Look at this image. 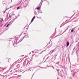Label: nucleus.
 Listing matches in <instances>:
<instances>
[{"instance_id":"obj_7","label":"nucleus","mask_w":79,"mask_h":79,"mask_svg":"<svg viewBox=\"0 0 79 79\" xmlns=\"http://www.w3.org/2000/svg\"><path fill=\"white\" fill-rule=\"evenodd\" d=\"M19 7H19H19H18V8H17V10L19 9Z\"/></svg>"},{"instance_id":"obj_3","label":"nucleus","mask_w":79,"mask_h":79,"mask_svg":"<svg viewBox=\"0 0 79 79\" xmlns=\"http://www.w3.org/2000/svg\"><path fill=\"white\" fill-rule=\"evenodd\" d=\"M69 44V42H67L66 46H68Z\"/></svg>"},{"instance_id":"obj_8","label":"nucleus","mask_w":79,"mask_h":79,"mask_svg":"<svg viewBox=\"0 0 79 79\" xmlns=\"http://www.w3.org/2000/svg\"><path fill=\"white\" fill-rule=\"evenodd\" d=\"M6 10H5L4 11V13H5V11H6Z\"/></svg>"},{"instance_id":"obj_4","label":"nucleus","mask_w":79,"mask_h":79,"mask_svg":"<svg viewBox=\"0 0 79 79\" xmlns=\"http://www.w3.org/2000/svg\"><path fill=\"white\" fill-rule=\"evenodd\" d=\"M38 10H40V7H39L36 8Z\"/></svg>"},{"instance_id":"obj_11","label":"nucleus","mask_w":79,"mask_h":79,"mask_svg":"<svg viewBox=\"0 0 79 79\" xmlns=\"http://www.w3.org/2000/svg\"><path fill=\"white\" fill-rule=\"evenodd\" d=\"M2 26V25H1V26Z\"/></svg>"},{"instance_id":"obj_10","label":"nucleus","mask_w":79,"mask_h":79,"mask_svg":"<svg viewBox=\"0 0 79 79\" xmlns=\"http://www.w3.org/2000/svg\"><path fill=\"white\" fill-rule=\"evenodd\" d=\"M48 4H49V2H48Z\"/></svg>"},{"instance_id":"obj_6","label":"nucleus","mask_w":79,"mask_h":79,"mask_svg":"<svg viewBox=\"0 0 79 79\" xmlns=\"http://www.w3.org/2000/svg\"><path fill=\"white\" fill-rule=\"evenodd\" d=\"M73 29L71 31V32H73Z\"/></svg>"},{"instance_id":"obj_1","label":"nucleus","mask_w":79,"mask_h":79,"mask_svg":"<svg viewBox=\"0 0 79 79\" xmlns=\"http://www.w3.org/2000/svg\"><path fill=\"white\" fill-rule=\"evenodd\" d=\"M35 16L33 17V18L31 19V22H32V21H34V19H35Z\"/></svg>"},{"instance_id":"obj_12","label":"nucleus","mask_w":79,"mask_h":79,"mask_svg":"<svg viewBox=\"0 0 79 79\" xmlns=\"http://www.w3.org/2000/svg\"><path fill=\"white\" fill-rule=\"evenodd\" d=\"M15 75H17V74H15Z\"/></svg>"},{"instance_id":"obj_9","label":"nucleus","mask_w":79,"mask_h":79,"mask_svg":"<svg viewBox=\"0 0 79 79\" xmlns=\"http://www.w3.org/2000/svg\"><path fill=\"white\" fill-rule=\"evenodd\" d=\"M2 20H0V23H2Z\"/></svg>"},{"instance_id":"obj_2","label":"nucleus","mask_w":79,"mask_h":79,"mask_svg":"<svg viewBox=\"0 0 79 79\" xmlns=\"http://www.w3.org/2000/svg\"><path fill=\"white\" fill-rule=\"evenodd\" d=\"M26 35H25V37H26V38L28 37V36L27 33H26Z\"/></svg>"},{"instance_id":"obj_5","label":"nucleus","mask_w":79,"mask_h":79,"mask_svg":"<svg viewBox=\"0 0 79 79\" xmlns=\"http://www.w3.org/2000/svg\"><path fill=\"white\" fill-rule=\"evenodd\" d=\"M10 25L9 23L6 26V27H8V26H9V25Z\"/></svg>"}]
</instances>
